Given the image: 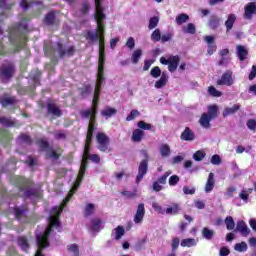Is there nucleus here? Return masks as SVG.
Returning <instances> with one entry per match:
<instances>
[{
	"mask_svg": "<svg viewBox=\"0 0 256 256\" xmlns=\"http://www.w3.org/2000/svg\"><path fill=\"white\" fill-rule=\"evenodd\" d=\"M236 191H237V188L235 186H230L227 188L224 195L225 197H227V199H231V197H233Z\"/></svg>",
	"mask_w": 256,
	"mask_h": 256,
	"instance_id": "obj_52",
	"label": "nucleus"
},
{
	"mask_svg": "<svg viewBox=\"0 0 256 256\" xmlns=\"http://www.w3.org/2000/svg\"><path fill=\"white\" fill-rule=\"evenodd\" d=\"M224 223L228 231H233V229H235V220H233V217L227 216L224 220Z\"/></svg>",
	"mask_w": 256,
	"mask_h": 256,
	"instance_id": "obj_35",
	"label": "nucleus"
},
{
	"mask_svg": "<svg viewBox=\"0 0 256 256\" xmlns=\"http://www.w3.org/2000/svg\"><path fill=\"white\" fill-rule=\"evenodd\" d=\"M22 31H27V22L24 20L10 33L9 41L16 48V51L23 49L27 43V36Z\"/></svg>",
	"mask_w": 256,
	"mask_h": 256,
	"instance_id": "obj_3",
	"label": "nucleus"
},
{
	"mask_svg": "<svg viewBox=\"0 0 256 256\" xmlns=\"http://www.w3.org/2000/svg\"><path fill=\"white\" fill-rule=\"evenodd\" d=\"M13 4H9V0H0V9H11Z\"/></svg>",
	"mask_w": 256,
	"mask_h": 256,
	"instance_id": "obj_57",
	"label": "nucleus"
},
{
	"mask_svg": "<svg viewBox=\"0 0 256 256\" xmlns=\"http://www.w3.org/2000/svg\"><path fill=\"white\" fill-rule=\"evenodd\" d=\"M220 55L222 57V59L219 61V65H225V63H227V55H229V49H223L220 51Z\"/></svg>",
	"mask_w": 256,
	"mask_h": 256,
	"instance_id": "obj_50",
	"label": "nucleus"
},
{
	"mask_svg": "<svg viewBox=\"0 0 256 256\" xmlns=\"http://www.w3.org/2000/svg\"><path fill=\"white\" fill-rule=\"evenodd\" d=\"M93 211H95V205L93 204H88L85 208V215H93Z\"/></svg>",
	"mask_w": 256,
	"mask_h": 256,
	"instance_id": "obj_62",
	"label": "nucleus"
},
{
	"mask_svg": "<svg viewBox=\"0 0 256 256\" xmlns=\"http://www.w3.org/2000/svg\"><path fill=\"white\" fill-rule=\"evenodd\" d=\"M241 109V104H234L232 107H226L223 111V117H229V115H235L238 110Z\"/></svg>",
	"mask_w": 256,
	"mask_h": 256,
	"instance_id": "obj_19",
	"label": "nucleus"
},
{
	"mask_svg": "<svg viewBox=\"0 0 256 256\" xmlns=\"http://www.w3.org/2000/svg\"><path fill=\"white\" fill-rule=\"evenodd\" d=\"M39 145L42 151H46L47 157L50 159H59V153L51 149V147H49V143L46 140H40Z\"/></svg>",
	"mask_w": 256,
	"mask_h": 256,
	"instance_id": "obj_10",
	"label": "nucleus"
},
{
	"mask_svg": "<svg viewBox=\"0 0 256 256\" xmlns=\"http://www.w3.org/2000/svg\"><path fill=\"white\" fill-rule=\"evenodd\" d=\"M147 171H149V161L144 159L140 162L138 167V174L136 176V183L139 184L143 181V177L147 175Z\"/></svg>",
	"mask_w": 256,
	"mask_h": 256,
	"instance_id": "obj_7",
	"label": "nucleus"
},
{
	"mask_svg": "<svg viewBox=\"0 0 256 256\" xmlns=\"http://www.w3.org/2000/svg\"><path fill=\"white\" fill-rule=\"evenodd\" d=\"M143 219H145V204L140 203L137 206L133 221L136 225H141V223H143Z\"/></svg>",
	"mask_w": 256,
	"mask_h": 256,
	"instance_id": "obj_11",
	"label": "nucleus"
},
{
	"mask_svg": "<svg viewBox=\"0 0 256 256\" xmlns=\"http://www.w3.org/2000/svg\"><path fill=\"white\" fill-rule=\"evenodd\" d=\"M236 19H237V16H235V14H230L228 16V19L225 22V26H226L227 31H231L233 29V25L235 24Z\"/></svg>",
	"mask_w": 256,
	"mask_h": 256,
	"instance_id": "obj_31",
	"label": "nucleus"
},
{
	"mask_svg": "<svg viewBox=\"0 0 256 256\" xmlns=\"http://www.w3.org/2000/svg\"><path fill=\"white\" fill-rule=\"evenodd\" d=\"M236 51L240 61H245V59H247V55H249V51H247V48H245V46L238 45L236 47Z\"/></svg>",
	"mask_w": 256,
	"mask_h": 256,
	"instance_id": "obj_21",
	"label": "nucleus"
},
{
	"mask_svg": "<svg viewBox=\"0 0 256 256\" xmlns=\"http://www.w3.org/2000/svg\"><path fill=\"white\" fill-rule=\"evenodd\" d=\"M138 127L140 130L142 129L143 131H151V129H153V126L149 123H146L145 121H139Z\"/></svg>",
	"mask_w": 256,
	"mask_h": 256,
	"instance_id": "obj_47",
	"label": "nucleus"
},
{
	"mask_svg": "<svg viewBox=\"0 0 256 256\" xmlns=\"http://www.w3.org/2000/svg\"><path fill=\"white\" fill-rule=\"evenodd\" d=\"M214 188H215V174L211 172L208 176V179L205 185V192L211 193V191H213Z\"/></svg>",
	"mask_w": 256,
	"mask_h": 256,
	"instance_id": "obj_16",
	"label": "nucleus"
},
{
	"mask_svg": "<svg viewBox=\"0 0 256 256\" xmlns=\"http://www.w3.org/2000/svg\"><path fill=\"white\" fill-rule=\"evenodd\" d=\"M45 23H46V25H53V23H55V13L54 12H50L46 15Z\"/></svg>",
	"mask_w": 256,
	"mask_h": 256,
	"instance_id": "obj_49",
	"label": "nucleus"
},
{
	"mask_svg": "<svg viewBox=\"0 0 256 256\" xmlns=\"http://www.w3.org/2000/svg\"><path fill=\"white\" fill-rule=\"evenodd\" d=\"M151 41L154 43H159L161 41V30L156 28L151 34Z\"/></svg>",
	"mask_w": 256,
	"mask_h": 256,
	"instance_id": "obj_38",
	"label": "nucleus"
},
{
	"mask_svg": "<svg viewBox=\"0 0 256 256\" xmlns=\"http://www.w3.org/2000/svg\"><path fill=\"white\" fill-rule=\"evenodd\" d=\"M205 155H207L205 151L198 150L193 154V159L194 161H201L202 159H205Z\"/></svg>",
	"mask_w": 256,
	"mask_h": 256,
	"instance_id": "obj_46",
	"label": "nucleus"
},
{
	"mask_svg": "<svg viewBox=\"0 0 256 256\" xmlns=\"http://www.w3.org/2000/svg\"><path fill=\"white\" fill-rule=\"evenodd\" d=\"M182 31L185 34L195 35V33L197 32V29L195 28V24L188 23L186 26L182 27Z\"/></svg>",
	"mask_w": 256,
	"mask_h": 256,
	"instance_id": "obj_30",
	"label": "nucleus"
},
{
	"mask_svg": "<svg viewBox=\"0 0 256 256\" xmlns=\"http://www.w3.org/2000/svg\"><path fill=\"white\" fill-rule=\"evenodd\" d=\"M96 12L94 19L97 23V29L94 31H88L86 39L89 43H99V60H98V81L101 83L103 80V65L105 63V27H103V21H105V13H103V7L101 6V0H95Z\"/></svg>",
	"mask_w": 256,
	"mask_h": 256,
	"instance_id": "obj_2",
	"label": "nucleus"
},
{
	"mask_svg": "<svg viewBox=\"0 0 256 256\" xmlns=\"http://www.w3.org/2000/svg\"><path fill=\"white\" fill-rule=\"evenodd\" d=\"M15 183L17 185L20 197H26V199H39L41 197V192L37 188L29 189V181L23 177H16Z\"/></svg>",
	"mask_w": 256,
	"mask_h": 256,
	"instance_id": "obj_4",
	"label": "nucleus"
},
{
	"mask_svg": "<svg viewBox=\"0 0 256 256\" xmlns=\"http://www.w3.org/2000/svg\"><path fill=\"white\" fill-rule=\"evenodd\" d=\"M202 237L204 239H207V241H211V239H213V237H215V231L209 229L208 227H204L202 229Z\"/></svg>",
	"mask_w": 256,
	"mask_h": 256,
	"instance_id": "obj_27",
	"label": "nucleus"
},
{
	"mask_svg": "<svg viewBox=\"0 0 256 256\" xmlns=\"http://www.w3.org/2000/svg\"><path fill=\"white\" fill-rule=\"evenodd\" d=\"M167 215H177L179 213V205L173 204L171 207H168L165 211Z\"/></svg>",
	"mask_w": 256,
	"mask_h": 256,
	"instance_id": "obj_43",
	"label": "nucleus"
},
{
	"mask_svg": "<svg viewBox=\"0 0 256 256\" xmlns=\"http://www.w3.org/2000/svg\"><path fill=\"white\" fill-rule=\"evenodd\" d=\"M44 51L45 55L47 57H51L53 55V51H57L60 55V57H71L75 53V48L73 46L68 47L67 49L63 48V45L61 43H57L55 46L52 47L51 50L47 48V44L44 45Z\"/></svg>",
	"mask_w": 256,
	"mask_h": 256,
	"instance_id": "obj_5",
	"label": "nucleus"
},
{
	"mask_svg": "<svg viewBox=\"0 0 256 256\" xmlns=\"http://www.w3.org/2000/svg\"><path fill=\"white\" fill-rule=\"evenodd\" d=\"M68 256H79V245L70 244L67 246Z\"/></svg>",
	"mask_w": 256,
	"mask_h": 256,
	"instance_id": "obj_29",
	"label": "nucleus"
},
{
	"mask_svg": "<svg viewBox=\"0 0 256 256\" xmlns=\"http://www.w3.org/2000/svg\"><path fill=\"white\" fill-rule=\"evenodd\" d=\"M195 245H197V242L194 238L183 239L181 241V247H195Z\"/></svg>",
	"mask_w": 256,
	"mask_h": 256,
	"instance_id": "obj_37",
	"label": "nucleus"
},
{
	"mask_svg": "<svg viewBox=\"0 0 256 256\" xmlns=\"http://www.w3.org/2000/svg\"><path fill=\"white\" fill-rule=\"evenodd\" d=\"M169 175H171V171L166 172L164 175L158 178L156 182L159 183L160 185H166L167 177H169Z\"/></svg>",
	"mask_w": 256,
	"mask_h": 256,
	"instance_id": "obj_53",
	"label": "nucleus"
},
{
	"mask_svg": "<svg viewBox=\"0 0 256 256\" xmlns=\"http://www.w3.org/2000/svg\"><path fill=\"white\" fill-rule=\"evenodd\" d=\"M15 97H7L4 96L2 98H0V103L2 105V107H7L8 105H13V103H15Z\"/></svg>",
	"mask_w": 256,
	"mask_h": 256,
	"instance_id": "obj_33",
	"label": "nucleus"
},
{
	"mask_svg": "<svg viewBox=\"0 0 256 256\" xmlns=\"http://www.w3.org/2000/svg\"><path fill=\"white\" fill-rule=\"evenodd\" d=\"M1 125H4V127H15V121L10 118L2 117L0 118Z\"/></svg>",
	"mask_w": 256,
	"mask_h": 256,
	"instance_id": "obj_40",
	"label": "nucleus"
},
{
	"mask_svg": "<svg viewBox=\"0 0 256 256\" xmlns=\"http://www.w3.org/2000/svg\"><path fill=\"white\" fill-rule=\"evenodd\" d=\"M105 80L104 77H102L101 82H99V77L97 76V83L96 88L94 91V97L92 100V103L94 105L93 108L81 112V116L84 119H90L89 126H88V132L86 137V144L84 147V153L82 156V162L80 166V170L78 173V178L76 182L74 183V186L72 187L70 193L67 195V197L63 200L62 206H55L52 208L50 216L48 217L49 226L46 228L44 233H36V243H37V251L35 256H44L41 252L42 249H45L46 247H49V235H51V232L53 231V227H58L61 225L59 222V215L63 213V208L67 203H69V199L73 197V193L79 189V185H81V182L83 181V177L85 176V171H87V164L88 159L92 161V163H100L101 157L97 154H89V149L91 147V140L93 139V131H95V126H93V120L95 119V116L97 115V101H99V93L101 91V85H103V81Z\"/></svg>",
	"mask_w": 256,
	"mask_h": 256,
	"instance_id": "obj_1",
	"label": "nucleus"
},
{
	"mask_svg": "<svg viewBox=\"0 0 256 256\" xmlns=\"http://www.w3.org/2000/svg\"><path fill=\"white\" fill-rule=\"evenodd\" d=\"M152 207L156 213H160V215H165V211L163 210V207L159 205L157 202L152 203Z\"/></svg>",
	"mask_w": 256,
	"mask_h": 256,
	"instance_id": "obj_55",
	"label": "nucleus"
},
{
	"mask_svg": "<svg viewBox=\"0 0 256 256\" xmlns=\"http://www.w3.org/2000/svg\"><path fill=\"white\" fill-rule=\"evenodd\" d=\"M248 129L251 131H255L256 129V120L255 119H249L246 123Z\"/></svg>",
	"mask_w": 256,
	"mask_h": 256,
	"instance_id": "obj_61",
	"label": "nucleus"
},
{
	"mask_svg": "<svg viewBox=\"0 0 256 256\" xmlns=\"http://www.w3.org/2000/svg\"><path fill=\"white\" fill-rule=\"evenodd\" d=\"M235 251H238V253H245L247 251L248 246L246 242L237 243L234 246Z\"/></svg>",
	"mask_w": 256,
	"mask_h": 256,
	"instance_id": "obj_42",
	"label": "nucleus"
},
{
	"mask_svg": "<svg viewBox=\"0 0 256 256\" xmlns=\"http://www.w3.org/2000/svg\"><path fill=\"white\" fill-rule=\"evenodd\" d=\"M169 185L171 187L177 185V183H179V176L177 175H172L170 178H169V181H168Z\"/></svg>",
	"mask_w": 256,
	"mask_h": 256,
	"instance_id": "obj_59",
	"label": "nucleus"
},
{
	"mask_svg": "<svg viewBox=\"0 0 256 256\" xmlns=\"http://www.w3.org/2000/svg\"><path fill=\"white\" fill-rule=\"evenodd\" d=\"M174 34L172 32H166L165 34L161 35L160 41L161 43H167L173 39Z\"/></svg>",
	"mask_w": 256,
	"mask_h": 256,
	"instance_id": "obj_48",
	"label": "nucleus"
},
{
	"mask_svg": "<svg viewBox=\"0 0 256 256\" xmlns=\"http://www.w3.org/2000/svg\"><path fill=\"white\" fill-rule=\"evenodd\" d=\"M143 56V51L141 49H137L132 53L131 61L134 63V65H137L139 63V59Z\"/></svg>",
	"mask_w": 256,
	"mask_h": 256,
	"instance_id": "obj_32",
	"label": "nucleus"
},
{
	"mask_svg": "<svg viewBox=\"0 0 256 256\" xmlns=\"http://www.w3.org/2000/svg\"><path fill=\"white\" fill-rule=\"evenodd\" d=\"M210 119H217L219 117V107L217 105L208 106V113H206Z\"/></svg>",
	"mask_w": 256,
	"mask_h": 256,
	"instance_id": "obj_22",
	"label": "nucleus"
},
{
	"mask_svg": "<svg viewBox=\"0 0 256 256\" xmlns=\"http://www.w3.org/2000/svg\"><path fill=\"white\" fill-rule=\"evenodd\" d=\"M208 92H209L210 95H212V97H221V95H223V94L221 93V91L216 90V88L213 87V86H210V87L208 88Z\"/></svg>",
	"mask_w": 256,
	"mask_h": 256,
	"instance_id": "obj_54",
	"label": "nucleus"
},
{
	"mask_svg": "<svg viewBox=\"0 0 256 256\" xmlns=\"http://www.w3.org/2000/svg\"><path fill=\"white\" fill-rule=\"evenodd\" d=\"M20 6L22 7V9L27 10L29 9V7H33V3H31L30 0H22L20 2Z\"/></svg>",
	"mask_w": 256,
	"mask_h": 256,
	"instance_id": "obj_60",
	"label": "nucleus"
},
{
	"mask_svg": "<svg viewBox=\"0 0 256 256\" xmlns=\"http://www.w3.org/2000/svg\"><path fill=\"white\" fill-rule=\"evenodd\" d=\"M159 25V16H154L149 19L148 29H155Z\"/></svg>",
	"mask_w": 256,
	"mask_h": 256,
	"instance_id": "obj_41",
	"label": "nucleus"
},
{
	"mask_svg": "<svg viewBox=\"0 0 256 256\" xmlns=\"http://www.w3.org/2000/svg\"><path fill=\"white\" fill-rule=\"evenodd\" d=\"M18 245L21 247L22 251H27V249H29V242L27 241V238L23 236L18 238Z\"/></svg>",
	"mask_w": 256,
	"mask_h": 256,
	"instance_id": "obj_34",
	"label": "nucleus"
},
{
	"mask_svg": "<svg viewBox=\"0 0 256 256\" xmlns=\"http://www.w3.org/2000/svg\"><path fill=\"white\" fill-rule=\"evenodd\" d=\"M48 113H51V115H54L55 117H61V110L54 103L48 104Z\"/></svg>",
	"mask_w": 256,
	"mask_h": 256,
	"instance_id": "obj_28",
	"label": "nucleus"
},
{
	"mask_svg": "<svg viewBox=\"0 0 256 256\" xmlns=\"http://www.w3.org/2000/svg\"><path fill=\"white\" fill-rule=\"evenodd\" d=\"M235 79H233V71H226L219 80H217V85H226L227 87H231L234 85Z\"/></svg>",
	"mask_w": 256,
	"mask_h": 256,
	"instance_id": "obj_9",
	"label": "nucleus"
},
{
	"mask_svg": "<svg viewBox=\"0 0 256 256\" xmlns=\"http://www.w3.org/2000/svg\"><path fill=\"white\" fill-rule=\"evenodd\" d=\"M179 61V56L170 57V62L168 63V71H170V73L177 71V67H179Z\"/></svg>",
	"mask_w": 256,
	"mask_h": 256,
	"instance_id": "obj_17",
	"label": "nucleus"
},
{
	"mask_svg": "<svg viewBox=\"0 0 256 256\" xmlns=\"http://www.w3.org/2000/svg\"><path fill=\"white\" fill-rule=\"evenodd\" d=\"M235 232H239L241 233V235L243 237H247V235H249V233H251V230L249 229V227H247V224L245 223V221L243 220H239L236 224V228L234 230Z\"/></svg>",
	"mask_w": 256,
	"mask_h": 256,
	"instance_id": "obj_13",
	"label": "nucleus"
},
{
	"mask_svg": "<svg viewBox=\"0 0 256 256\" xmlns=\"http://www.w3.org/2000/svg\"><path fill=\"white\" fill-rule=\"evenodd\" d=\"M210 29H217L219 27V18L217 16H211L209 20Z\"/></svg>",
	"mask_w": 256,
	"mask_h": 256,
	"instance_id": "obj_44",
	"label": "nucleus"
},
{
	"mask_svg": "<svg viewBox=\"0 0 256 256\" xmlns=\"http://www.w3.org/2000/svg\"><path fill=\"white\" fill-rule=\"evenodd\" d=\"M15 71V66L13 63L8 62L6 64H3L0 68V75L2 79H11L13 77V73Z\"/></svg>",
	"mask_w": 256,
	"mask_h": 256,
	"instance_id": "obj_8",
	"label": "nucleus"
},
{
	"mask_svg": "<svg viewBox=\"0 0 256 256\" xmlns=\"http://www.w3.org/2000/svg\"><path fill=\"white\" fill-rule=\"evenodd\" d=\"M91 91H93L91 86L85 85L83 88L80 89V95L82 97H89V95H91Z\"/></svg>",
	"mask_w": 256,
	"mask_h": 256,
	"instance_id": "obj_45",
	"label": "nucleus"
},
{
	"mask_svg": "<svg viewBox=\"0 0 256 256\" xmlns=\"http://www.w3.org/2000/svg\"><path fill=\"white\" fill-rule=\"evenodd\" d=\"M150 75L151 77H154V79L161 77V68H159V66H155L152 68Z\"/></svg>",
	"mask_w": 256,
	"mask_h": 256,
	"instance_id": "obj_51",
	"label": "nucleus"
},
{
	"mask_svg": "<svg viewBox=\"0 0 256 256\" xmlns=\"http://www.w3.org/2000/svg\"><path fill=\"white\" fill-rule=\"evenodd\" d=\"M26 211H27V209H25L24 207L14 208V215H15L16 219H21L22 217H25Z\"/></svg>",
	"mask_w": 256,
	"mask_h": 256,
	"instance_id": "obj_39",
	"label": "nucleus"
},
{
	"mask_svg": "<svg viewBox=\"0 0 256 256\" xmlns=\"http://www.w3.org/2000/svg\"><path fill=\"white\" fill-rule=\"evenodd\" d=\"M229 253H231V251H229V248L223 246L220 248L219 256H227L229 255Z\"/></svg>",
	"mask_w": 256,
	"mask_h": 256,
	"instance_id": "obj_64",
	"label": "nucleus"
},
{
	"mask_svg": "<svg viewBox=\"0 0 256 256\" xmlns=\"http://www.w3.org/2000/svg\"><path fill=\"white\" fill-rule=\"evenodd\" d=\"M125 235V228L123 226H118L116 229L112 232V237L116 239V241H119Z\"/></svg>",
	"mask_w": 256,
	"mask_h": 256,
	"instance_id": "obj_26",
	"label": "nucleus"
},
{
	"mask_svg": "<svg viewBox=\"0 0 256 256\" xmlns=\"http://www.w3.org/2000/svg\"><path fill=\"white\" fill-rule=\"evenodd\" d=\"M145 135V132L141 129H136L132 133V141L135 143L141 142V139H143V136Z\"/></svg>",
	"mask_w": 256,
	"mask_h": 256,
	"instance_id": "obj_25",
	"label": "nucleus"
},
{
	"mask_svg": "<svg viewBox=\"0 0 256 256\" xmlns=\"http://www.w3.org/2000/svg\"><path fill=\"white\" fill-rule=\"evenodd\" d=\"M0 139H1V141H4L5 143H9V141H11V134H9V132L4 130L2 132V136H0Z\"/></svg>",
	"mask_w": 256,
	"mask_h": 256,
	"instance_id": "obj_56",
	"label": "nucleus"
},
{
	"mask_svg": "<svg viewBox=\"0 0 256 256\" xmlns=\"http://www.w3.org/2000/svg\"><path fill=\"white\" fill-rule=\"evenodd\" d=\"M88 228L92 233H99L103 229V222L99 218H94L88 224Z\"/></svg>",
	"mask_w": 256,
	"mask_h": 256,
	"instance_id": "obj_12",
	"label": "nucleus"
},
{
	"mask_svg": "<svg viewBox=\"0 0 256 256\" xmlns=\"http://www.w3.org/2000/svg\"><path fill=\"white\" fill-rule=\"evenodd\" d=\"M140 113L138 110H132L130 114L126 117V121H133L135 117H139Z\"/></svg>",
	"mask_w": 256,
	"mask_h": 256,
	"instance_id": "obj_58",
	"label": "nucleus"
},
{
	"mask_svg": "<svg viewBox=\"0 0 256 256\" xmlns=\"http://www.w3.org/2000/svg\"><path fill=\"white\" fill-rule=\"evenodd\" d=\"M96 141L98 143V149L102 153H106L109 149L110 139L105 133H98L96 135Z\"/></svg>",
	"mask_w": 256,
	"mask_h": 256,
	"instance_id": "obj_6",
	"label": "nucleus"
},
{
	"mask_svg": "<svg viewBox=\"0 0 256 256\" xmlns=\"http://www.w3.org/2000/svg\"><path fill=\"white\" fill-rule=\"evenodd\" d=\"M87 13H89V4L88 3H84L82 5L81 10H80V17H82V15H87Z\"/></svg>",
	"mask_w": 256,
	"mask_h": 256,
	"instance_id": "obj_63",
	"label": "nucleus"
},
{
	"mask_svg": "<svg viewBox=\"0 0 256 256\" xmlns=\"http://www.w3.org/2000/svg\"><path fill=\"white\" fill-rule=\"evenodd\" d=\"M17 144L21 146L23 145H31V137L27 134H21L17 139Z\"/></svg>",
	"mask_w": 256,
	"mask_h": 256,
	"instance_id": "obj_24",
	"label": "nucleus"
},
{
	"mask_svg": "<svg viewBox=\"0 0 256 256\" xmlns=\"http://www.w3.org/2000/svg\"><path fill=\"white\" fill-rule=\"evenodd\" d=\"M159 153L163 158L169 157V155H171V147L169 144H161L159 146Z\"/></svg>",
	"mask_w": 256,
	"mask_h": 256,
	"instance_id": "obj_23",
	"label": "nucleus"
},
{
	"mask_svg": "<svg viewBox=\"0 0 256 256\" xmlns=\"http://www.w3.org/2000/svg\"><path fill=\"white\" fill-rule=\"evenodd\" d=\"M101 115L102 117H105V119H111V117L117 115V109L107 106L101 111Z\"/></svg>",
	"mask_w": 256,
	"mask_h": 256,
	"instance_id": "obj_20",
	"label": "nucleus"
},
{
	"mask_svg": "<svg viewBox=\"0 0 256 256\" xmlns=\"http://www.w3.org/2000/svg\"><path fill=\"white\" fill-rule=\"evenodd\" d=\"M177 25H183V23H187V21H189V15L182 13L178 16H176L175 19Z\"/></svg>",
	"mask_w": 256,
	"mask_h": 256,
	"instance_id": "obj_36",
	"label": "nucleus"
},
{
	"mask_svg": "<svg viewBox=\"0 0 256 256\" xmlns=\"http://www.w3.org/2000/svg\"><path fill=\"white\" fill-rule=\"evenodd\" d=\"M211 121H213V119L210 118L209 115H207V113H203L201 115L199 123L201 127H203V129H209V127H211Z\"/></svg>",
	"mask_w": 256,
	"mask_h": 256,
	"instance_id": "obj_18",
	"label": "nucleus"
},
{
	"mask_svg": "<svg viewBox=\"0 0 256 256\" xmlns=\"http://www.w3.org/2000/svg\"><path fill=\"white\" fill-rule=\"evenodd\" d=\"M168 81H169V75L167 74V72H162L160 79L155 82L154 87L156 89H163V87L167 85Z\"/></svg>",
	"mask_w": 256,
	"mask_h": 256,
	"instance_id": "obj_15",
	"label": "nucleus"
},
{
	"mask_svg": "<svg viewBox=\"0 0 256 256\" xmlns=\"http://www.w3.org/2000/svg\"><path fill=\"white\" fill-rule=\"evenodd\" d=\"M180 139L182 141H195V132L191 128L186 127L181 133Z\"/></svg>",
	"mask_w": 256,
	"mask_h": 256,
	"instance_id": "obj_14",
	"label": "nucleus"
}]
</instances>
